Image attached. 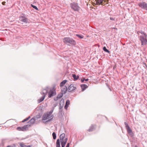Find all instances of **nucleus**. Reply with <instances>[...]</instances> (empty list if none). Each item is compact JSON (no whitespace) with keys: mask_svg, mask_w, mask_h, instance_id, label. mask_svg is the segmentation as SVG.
I'll use <instances>...</instances> for the list:
<instances>
[{"mask_svg":"<svg viewBox=\"0 0 147 147\" xmlns=\"http://www.w3.org/2000/svg\"><path fill=\"white\" fill-rule=\"evenodd\" d=\"M62 97V95H61L60 96H57V97L56 98H54V100H58V99L60 98L61 97Z\"/></svg>","mask_w":147,"mask_h":147,"instance_id":"nucleus-26","label":"nucleus"},{"mask_svg":"<svg viewBox=\"0 0 147 147\" xmlns=\"http://www.w3.org/2000/svg\"><path fill=\"white\" fill-rule=\"evenodd\" d=\"M76 88V87L74 86V85L71 84L69 87L68 90L69 91L71 92L74 91Z\"/></svg>","mask_w":147,"mask_h":147,"instance_id":"nucleus-11","label":"nucleus"},{"mask_svg":"<svg viewBox=\"0 0 147 147\" xmlns=\"http://www.w3.org/2000/svg\"><path fill=\"white\" fill-rule=\"evenodd\" d=\"M103 50L104 51H105L106 52H108V53H109V51L105 47H104L103 48Z\"/></svg>","mask_w":147,"mask_h":147,"instance_id":"nucleus-27","label":"nucleus"},{"mask_svg":"<svg viewBox=\"0 0 147 147\" xmlns=\"http://www.w3.org/2000/svg\"><path fill=\"white\" fill-rule=\"evenodd\" d=\"M63 41L65 44H69L74 46H75L76 44V41L72 38L69 37L65 38L63 39Z\"/></svg>","mask_w":147,"mask_h":147,"instance_id":"nucleus-2","label":"nucleus"},{"mask_svg":"<svg viewBox=\"0 0 147 147\" xmlns=\"http://www.w3.org/2000/svg\"><path fill=\"white\" fill-rule=\"evenodd\" d=\"M70 6L72 9L75 11H78L80 10V7L76 3H71L70 4Z\"/></svg>","mask_w":147,"mask_h":147,"instance_id":"nucleus-5","label":"nucleus"},{"mask_svg":"<svg viewBox=\"0 0 147 147\" xmlns=\"http://www.w3.org/2000/svg\"><path fill=\"white\" fill-rule=\"evenodd\" d=\"M60 140L59 139L57 140L56 143V147H60Z\"/></svg>","mask_w":147,"mask_h":147,"instance_id":"nucleus-19","label":"nucleus"},{"mask_svg":"<svg viewBox=\"0 0 147 147\" xmlns=\"http://www.w3.org/2000/svg\"><path fill=\"white\" fill-rule=\"evenodd\" d=\"M88 79H86L85 80L86 81H88Z\"/></svg>","mask_w":147,"mask_h":147,"instance_id":"nucleus-34","label":"nucleus"},{"mask_svg":"<svg viewBox=\"0 0 147 147\" xmlns=\"http://www.w3.org/2000/svg\"><path fill=\"white\" fill-rule=\"evenodd\" d=\"M96 1V4L97 5H103L102 3L103 0H95Z\"/></svg>","mask_w":147,"mask_h":147,"instance_id":"nucleus-16","label":"nucleus"},{"mask_svg":"<svg viewBox=\"0 0 147 147\" xmlns=\"http://www.w3.org/2000/svg\"><path fill=\"white\" fill-rule=\"evenodd\" d=\"M140 33H141L142 34V35L140 36L139 37L141 43V45H146L147 42V35L144 32L142 31L141 32L138 31L137 32V33L138 35H139Z\"/></svg>","mask_w":147,"mask_h":147,"instance_id":"nucleus-1","label":"nucleus"},{"mask_svg":"<svg viewBox=\"0 0 147 147\" xmlns=\"http://www.w3.org/2000/svg\"><path fill=\"white\" fill-rule=\"evenodd\" d=\"M81 87L82 89V90L83 91L84 90L88 88V86L86 84H82L81 85Z\"/></svg>","mask_w":147,"mask_h":147,"instance_id":"nucleus-17","label":"nucleus"},{"mask_svg":"<svg viewBox=\"0 0 147 147\" xmlns=\"http://www.w3.org/2000/svg\"><path fill=\"white\" fill-rule=\"evenodd\" d=\"M23 16H21L19 17V20L20 22L27 24L28 22V19L23 14Z\"/></svg>","mask_w":147,"mask_h":147,"instance_id":"nucleus-8","label":"nucleus"},{"mask_svg":"<svg viewBox=\"0 0 147 147\" xmlns=\"http://www.w3.org/2000/svg\"><path fill=\"white\" fill-rule=\"evenodd\" d=\"M67 81L66 80H65L63 81L60 84L61 87H63L64 84L66 83Z\"/></svg>","mask_w":147,"mask_h":147,"instance_id":"nucleus-18","label":"nucleus"},{"mask_svg":"<svg viewBox=\"0 0 147 147\" xmlns=\"http://www.w3.org/2000/svg\"><path fill=\"white\" fill-rule=\"evenodd\" d=\"M61 92L62 94H65L67 90V88L66 86H64L63 87L61 88Z\"/></svg>","mask_w":147,"mask_h":147,"instance_id":"nucleus-13","label":"nucleus"},{"mask_svg":"<svg viewBox=\"0 0 147 147\" xmlns=\"http://www.w3.org/2000/svg\"><path fill=\"white\" fill-rule=\"evenodd\" d=\"M19 145L21 147H32V145H27L23 143H20Z\"/></svg>","mask_w":147,"mask_h":147,"instance_id":"nucleus-15","label":"nucleus"},{"mask_svg":"<svg viewBox=\"0 0 147 147\" xmlns=\"http://www.w3.org/2000/svg\"><path fill=\"white\" fill-rule=\"evenodd\" d=\"M31 6L34 9H36V10H38V9L37 7L35 6L31 5Z\"/></svg>","mask_w":147,"mask_h":147,"instance_id":"nucleus-28","label":"nucleus"},{"mask_svg":"<svg viewBox=\"0 0 147 147\" xmlns=\"http://www.w3.org/2000/svg\"><path fill=\"white\" fill-rule=\"evenodd\" d=\"M138 5L139 6L142 8L147 10V3L145 2L140 3Z\"/></svg>","mask_w":147,"mask_h":147,"instance_id":"nucleus-9","label":"nucleus"},{"mask_svg":"<svg viewBox=\"0 0 147 147\" xmlns=\"http://www.w3.org/2000/svg\"><path fill=\"white\" fill-rule=\"evenodd\" d=\"M72 76L75 80H77L79 78V76H77V77H76V75L75 74L73 75Z\"/></svg>","mask_w":147,"mask_h":147,"instance_id":"nucleus-22","label":"nucleus"},{"mask_svg":"<svg viewBox=\"0 0 147 147\" xmlns=\"http://www.w3.org/2000/svg\"><path fill=\"white\" fill-rule=\"evenodd\" d=\"M35 121V119L34 118H32L29 121V123H30L32 124L34 123Z\"/></svg>","mask_w":147,"mask_h":147,"instance_id":"nucleus-21","label":"nucleus"},{"mask_svg":"<svg viewBox=\"0 0 147 147\" xmlns=\"http://www.w3.org/2000/svg\"><path fill=\"white\" fill-rule=\"evenodd\" d=\"M60 139L62 147H65L67 141V138L65 137V134L64 133L61 134L60 136Z\"/></svg>","mask_w":147,"mask_h":147,"instance_id":"nucleus-4","label":"nucleus"},{"mask_svg":"<svg viewBox=\"0 0 147 147\" xmlns=\"http://www.w3.org/2000/svg\"><path fill=\"white\" fill-rule=\"evenodd\" d=\"M85 78H83L81 80V82H83L84 80H85Z\"/></svg>","mask_w":147,"mask_h":147,"instance_id":"nucleus-30","label":"nucleus"},{"mask_svg":"<svg viewBox=\"0 0 147 147\" xmlns=\"http://www.w3.org/2000/svg\"><path fill=\"white\" fill-rule=\"evenodd\" d=\"M96 125H92L89 129L88 130V131L90 132L93 131L95 128Z\"/></svg>","mask_w":147,"mask_h":147,"instance_id":"nucleus-14","label":"nucleus"},{"mask_svg":"<svg viewBox=\"0 0 147 147\" xmlns=\"http://www.w3.org/2000/svg\"><path fill=\"white\" fill-rule=\"evenodd\" d=\"M5 3L6 2L5 1H3L2 2V3L3 5H5Z\"/></svg>","mask_w":147,"mask_h":147,"instance_id":"nucleus-31","label":"nucleus"},{"mask_svg":"<svg viewBox=\"0 0 147 147\" xmlns=\"http://www.w3.org/2000/svg\"><path fill=\"white\" fill-rule=\"evenodd\" d=\"M113 29H116V30H117V29L115 28H113Z\"/></svg>","mask_w":147,"mask_h":147,"instance_id":"nucleus-37","label":"nucleus"},{"mask_svg":"<svg viewBox=\"0 0 147 147\" xmlns=\"http://www.w3.org/2000/svg\"><path fill=\"white\" fill-rule=\"evenodd\" d=\"M110 19L111 20H113V18H110Z\"/></svg>","mask_w":147,"mask_h":147,"instance_id":"nucleus-35","label":"nucleus"},{"mask_svg":"<svg viewBox=\"0 0 147 147\" xmlns=\"http://www.w3.org/2000/svg\"><path fill=\"white\" fill-rule=\"evenodd\" d=\"M30 127V125H25L22 127H18L16 129L19 131H25L28 129V128Z\"/></svg>","mask_w":147,"mask_h":147,"instance_id":"nucleus-6","label":"nucleus"},{"mask_svg":"<svg viewBox=\"0 0 147 147\" xmlns=\"http://www.w3.org/2000/svg\"><path fill=\"white\" fill-rule=\"evenodd\" d=\"M42 96L38 100V103L42 102L45 99L46 95L47 94V91L45 90H44L42 92Z\"/></svg>","mask_w":147,"mask_h":147,"instance_id":"nucleus-7","label":"nucleus"},{"mask_svg":"<svg viewBox=\"0 0 147 147\" xmlns=\"http://www.w3.org/2000/svg\"><path fill=\"white\" fill-rule=\"evenodd\" d=\"M52 112H48L45 113L42 117V120H47V121H50L53 118V115L52 114Z\"/></svg>","mask_w":147,"mask_h":147,"instance_id":"nucleus-3","label":"nucleus"},{"mask_svg":"<svg viewBox=\"0 0 147 147\" xmlns=\"http://www.w3.org/2000/svg\"><path fill=\"white\" fill-rule=\"evenodd\" d=\"M104 1L105 2H106L108 1V0H104Z\"/></svg>","mask_w":147,"mask_h":147,"instance_id":"nucleus-33","label":"nucleus"},{"mask_svg":"<svg viewBox=\"0 0 147 147\" xmlns=\"http://www.w3.org/2000/svg\"><path fill=\"white\" fill-rule=\"evenodd\" d=\"M125 127L127 131L129 133H130L132 132V131L131 129L130 128L128 125L126 123H125Z\"/></svg>","mask_w":147,"mask_h":147,"instance_id":"nucleus-12","label":"nucleus"},{"mask_svg":"<svg viewBox=\"0 0 147 147\" xmlns=\"http://www.w3.org/2000/svg\"><path fill=\"white\" fill-rule=\"evenodd\" d=\"M61 95H62V94H61V95H58L57 96H60Z\"/></svg>","mask_w":147,"mask_h":147,"instance_id":"nucleus-36","label":"nucleus"},{"mask_svg":"<svg viewBox=\"0 0 147 147\" xmlns=\"http://www.w3.org/2000/svg\"><path fill=\"white\" fill-rule=\"evenodd\" d=\"M69 143H68L67 144V146L66 147H69Z\"/></svg>","mask_w":147,"mask_h":147,"instance_id":"nucleus-32","label":"nucleus"},{"mask_svg":"<svg viewBox=\"0 0 147 147\" xmlns=\"http://www.w3.org/2000/svg\"><path fill=\"white\" fill-rule=\"evenodd\" d=\"M52 136L54 139H55L56 138V134L55 132H53L52 134Z\"/></svg>","mask_w":147,"mask_h":147,"instance_id":"nucleus-25","label":"nucleus"},{"mask_svg":"<svg viewBox=\"0 0 147 147\" xmlns=\"http://www.w3.org/2000/svg\"><path fill=\"white\" fill-rule=\"evenodd\" d=\"M69 104H70L69 101V100H67L66 102L65 105V109H67V108L68 107V106L69 105Z\"/></svg>","mask_w":147,"mask_h":147,"instance_id":"nucleus-20","label":"nucleus"},{"mask_svg":"<svg viewBox=\"0 0 147 147\" xmlns=\"http://www.w3.org/2000/svg\"><path fill=\"white\" fill-rule=\"evenodd\" d=\"M16 146L15 144H13V145H9L7 147H15Z\"/></svg>","mask_w":147,"mask_h":147,"instance_id":"nucleus-29","label":"nucleus"},{"mask_svg":"<svg viewBox=\"0 0 147 147\" xmlns=\"http://www.w3.org/2000/svg\"><path fill=\"white\" fill-rule=\"evenodd\" d=\"M134 147H138L137 146L135 145V146Z\"/></svg>","mask_w":147,"mask_h":147,"instance_id":"nucleus-38","label":"nucleus"},{"mask_svg":"<svg viewBox=\"0 0 147 147\" xmlns=\"http://www.w3.org/2000/svg\"><path fill=\"white\" fill-rule=\"evenodd\" d=\"M76 35L77 36L78 38L80 39H82L84 38V36L82 35H80L78 34H77Z\"/></svg>","mask_w":147,"mask_h":147,"instance_id":"nucleus-23","label":"nucleus"},{"mask_svg":"<svg viewBox=\"0 0 147 147\" xmlns=\"http://www.w3.org/2000/svg\"><path fill=\"white\" fill-rule=\"evenodd\" d=\"M56 94L55 90L54 88L51 89L49 91V94L48 97L49 98H51L52 96H54Z\"/></svg>","mask_w":147,"mask_h":147,"instance_id":"nucleus-10","label":"nucleus"},{"mask_svg":"<svg viewBox=\"0 0 147 147\" xmlns=\"http://www.w3.org/2000/svg\"><path fill=\"white\" fill-rule=\"evenodd\" d=\"M30 117H28L27 118H26L25 119H24V120H23L22 121V122H24L26 121H28V120H29L30 118Z\"/></svg>","mask_w":147,"mask_h":147,"instance_id":"nucleus-24","label":"nucleus"}]
</instances>
